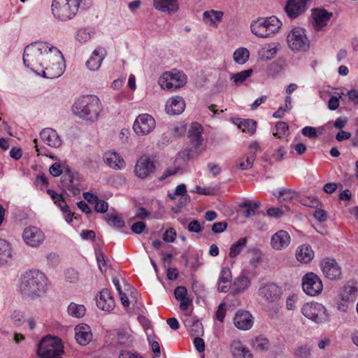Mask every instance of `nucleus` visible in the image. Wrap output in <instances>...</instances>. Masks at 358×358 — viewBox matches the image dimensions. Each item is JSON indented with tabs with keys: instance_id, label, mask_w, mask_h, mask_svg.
I'll return each instance as SVG.
<instances>
[{
	"instance_id": "1",
	"label": "nucleus",
	"mask_w": 358,
	"mask_h": 358,
	"mask_svg": "<svg viewBox=\"0 0 358 358\" xmlns=\"http://www.w3.org/2000/svg\"><path fill=\"white\" fill-rule=\"evenodd\" d=\"M48 287V278L43 273L38 270H30L22 275L19 291L24 296L36 299L45 294Z\"/></svg>"
},
{
	"instance_id": "2",
	"label": "nucleus",
	"mask_w": 358,
	"mask_h": 358,
	"mask_svg": "<svg viewBox=\"0 0 358 358\" xmlns=\"http://www.w3.org/2000/svg\"><path fill=\"white\" fill-rule=\"evenodd\" d=\"M55 47L45 42H36L27 45L24 50V65L37 74L43 69V64L48 61L47 55Z\"/></svg>"
},
{
	"instance_id": "3",
	"label": "nucleus",
	"mask_w": 358,
	"mask_h": 358,
	"mask_svg": "<svg viewBox=\"0 0 358 358\" xmlns=\"http://www.w3.org/2000/svg\"><path fill=\"white\" fill-rule=\"evenodd\" d=\"M92 0H52V13L53 15L63 21L72 19L78 10L90 8Z\"/></svg>"
},
{
	"instance_id": "4",
	"label": "nucleus",
	"mask_w": 358,
	"mask_h": 358,
	"mask_svg": "<svg viewBox=\"0 0 358 358\" xmlns=\"http://www.w3.org/2000/svg\"><path fill=\"white\" fill-rule=\"evenodd\" d=\"M73 113L86 120H96L101 110L99 99L95 95H87L79 98L73 105Z\"/></svg>"
},
{
	"instance_id": "5",
	"label": "nucleus",
	"mask_w": 358,
	"mask_h": 358,
	"mask_svg": "<svg viewBox=\"0 0 358 358\" xmlns=\"http://www.w3.org/2000/svg\"><path fill=\"white\" fill-rule=\"evenodd\" d=\"M48 61L43 64V69L38 75L48 79H54L61 76L64 71V57L62 52L55 48L47 55Z\"/></svg>"
},
{
	"instance_id": "6",
	"label": "nucleus",
	"mask_w": 358,
	"mask_h": 358,
	"mask_svg": "<svg viewBox=\"0 0 358 358\" xmlns=\"http://www.w3.org/2000/svg\"><path fill=\"white\" fill-rule=\"evenodd\" d=\"M63 345L57 336H46L38 344L37 354L40 358H61Z\"/></svg>"
},
{
	"instance_id": "7",
	"label": "nucleus",
	"mask_w": 358,
	"mask_h": 358,
	"mask_svg": "<svg viewBox=\"0 0 358 358\" xmlns=\"http://www.w3.org/2000/svg\"><path fill=\"white\" fill-rule=\"evenodd\" d=\"M186 83L185 74L177 69L164 72L159 80L161 87L167 90H176L184 86Z\"/></svg>"
},
{
	"instance_id": "8",
	"label": "nucleus",
	"mask_w": 358,
	"mask_h": 358,
	"mask_svg": "<svg viewBox=\"0 0 358 358\" xmlns=\"http://www.w3.org/2000/svg\"><path fill=\"white\" fill-rule=\"evenodd\" d=\"M287 42L289 48L294 52L306 51L310 47V41L305 30L301 27H294L290 31L287 36Z\"/></svg>"
},
{
	"instance_id": "9",
	"label": "nucleus",
	"mask_w": 358,
	"mask_h": 358,
	"mask_svg": "<svg viewBox=\"0 0 358 358\" xmlns=\"http://www.w3.org/2000/svg\"><path fill=\"white\" fill-rule=\"evenodd\" d=\"M301 313L317 324L324 323L329 320L327 309L320 303L310 302L304 304L301 308Z\"/></svg>"
},
{
	"instance_id": "10",
	"label": "nucleus",
	"mask_w": 358,
	"mask_h": 358,
	"mask_svg": "<svg viewBox=\"0 0 358 358\" xmlns=\"http://www.w3.org/2000/svg\"><path fill=\"white\" fill-rule=\"evenodd\" d=\"M156 127L154 117L148 114L139 115L133 125L134 132L138 136H145L151 133Z\"/></svg>"
},
{
	"instance_id": "11",
	"label": "nucleus",
	"mask_w": 358,
	"mask_h": 358,
	"mask_svg": "<svg viewBox=\"0 0 358 358\" xmlns=\"http://www.w3.org/2000/svg\"><path fill=\"white\" fill-rule=\"evenodd\" d=\"M357 289L355 287L346 285L341 288L336 299V308L341 312H346L349 305L356 298Z\"/></svg>"
},
{
	"instance_id": "12",
	"label": "nucleus",
	"mask_w": 358,
	"mask_h": 358,
	"mask_svg": "<svg viewBox=\"0 0 358 358\" xmlns=\"http://www.w3.org/2000/svg\"><path fill=\"white\" fill-rule=\"evenodd\" d=\"M302 288L306 294L314 296L321 293L323 284L320 277L311 272L303 277Z\"/></svg>"
},
{
	"instance_id": "13",
	"label": "nucleus",
	"mask_w": 358,
	"mask_h": 358,
	"mask_svg": "<svg viewBox=\"0 0 358 358\" xmlns=\"http://www.w3.org/2000/svg\"><path fill=\"white\" fill-rule=\"evenodd\" d=\"M320 267L324 276L331 280H339L342 277L341 268L334 259H323Z\"/></svg>"
},
{
	"instance_id": "14",
	"label": "nucleus",
	"mask_w": 358,
	"mask_h": 358,
	"mask_svg": "<svg viewBox=\"0 0 358 358\" xmlns=\"http://www.w3.org/2000/svg\"><path fill=\"white\" fill-rule=\"evenodd\" d=\"M22 238L27 245L36 248L43 243L45 235L39 228L29 226L24 229Z\"/></svg>"
},
{
	"instance_id": "15",
	"label": "nucleus",
	"mask_w": 358,
	"mask_h": 358,
	"mask_svg": "<svg viewBox=\"0 0 358 358\" xmlns=\"http://www.w3.org/2000/svg\"><path fill=\"white\" fill-rule=\"evenodd\" d=\"M333 14L323 8H315L312 10V24L317 31L323 30L330 21Z\"/></svg>"
},
{
	"instance_id": "16",
	"label": "nucleus",
	"mask_w": 358,
	"mask_h": 358,
	"mask_svg": "<svg viewBox=\"0 0 358 358\" xmlns=\"http://www.w3.org/2000/svg\"><path fill=\"white\" fill-rule=\"evenodd\" d=\"M155 169L154 162L149 157L143 156L137 161L134 172L138 178L144 179L154 172Z\"/></svg>"
},
{
	"instance_id": "17",
	"label": "nucleus",
	"mask_w": 358,
	"mask_h": 358,
	"mask_svg": "<svg viewBox=\"0 0 358 358\" xmlns=\"http://www.w3.org/2000/svg\"><path fill=\"white\" fill-rule=\"evenodd\" d=\"M66 173L62 177L61 185L62 188L69 191L73 195L76 196L80 194V185L71 173L68 166L64 167Z\"/></svg>"
},
{
	"instance_id": "18",
	"label": "nucleus",
	"mask_w": 358,
	"mask_h": 358,
	"mask_svg": "<svg viewBox=\"0 0 358 358\" xmlns=\"http://www.w3.org/2000/svg\"><path fill=\"white\" fill-rule=\"evenodd\" d=\"M291 242V237L287 231L280 230L274 234L270 239L271 247L275 250H282L287 248Z\"/></svg>"
},
{
	"instance_id": "19",
	"label": "nucleus",
	"mask_w": 358,
	"mask_h": 358,
	"mask_svg": "<svg viewBox=\"0 0 358 358\" xmlns=\"http://www.w3.org/2000/svg\"><path fill=\"white\" fill-rule=\"evenodd\" d=\"M96 301L97 307L104 311H110L115 307L114 299L108 289H103L99 292Z\"/></svg>"
},
{
	"instance_id": "20",
	"label": "nucleus",
	"mask_w": 358,
	"mask_h": 358,
	"mask_svg": "<svg viewBox=\"0 0 358 358\" xmlns=\"http://www.w3.org/2000/svg\"><path fill=\"white\" fill-rule=\"evenodd\" d=\"M308 0H288L285 11L291 18H295L305 12Z\"/></svg>"
},
{
	"instance_id": "21",
	"label": "nucleus",
	"mask_w": 358,
	"mask_h": 358,
	"mask_svg": "<svg viewBox=\"0 0 358 358\" xmlns=\"http://www.w3.org/2000/svg\"><path fill=\"white\" fill-rule=\"evenodd\" d=\"M234 325L239 329L246 331L252 328L253 317L246 310H238L234 319Z\"/></svg>"
},
{
	"instance_id": "22",
	"label": "nucleus",
	"mask_w": 358,
	"mask_h": 358,
	"mask_svg": "<svg viewBox=\"0 0 358 358\" xmlns=\"http://www.w3.org/2000/svg\"><path fill=\"white\" fill-rule=\"evenodd\" d=\"M40 137L42 141L50 147L57 148L62 145V140L53 129H43L40 133Z\"/></svg>"
},
{
	"instance_id": "23",
	"label": "nucleus",
	"mask_w": 358,
	"mask_h": 358,
	"mask_svg": "<svg viewBox=\"0 0 358 358\" xmlns=\"http://www.w3.org/2000/svg\"><path fill=\"white\" fill-rule=\"evenodd\" d=\"M75 339L80 345H86L92 339L90 327L86 324H81L75 327Z\"/></svg>"
},
{
	"instance_id": "24",
	"label": "nucleus",
	"mask_w": 358,
	"mask_h": 358,
	"mask_svg": "<svg viewBox=\"0 0 358 358\" xmlns=\"http://www.w3.org/2000/svg\"><path fill=\"white\" fill-rule=\"evenodd\" d=\"M185 108V102L182 97L176 96L170 98L166 103V112L169 115H180Z\"/></svg>"
},
{
	"instance_id": "25",
	"label": "nucleus",
	"mask_w": 358,
	"mask_h": 358,
	"mask_svg": "<svg viewBox=\"0 0 358 358\" xmlns=\"http://www.w3.org/2000/svg\"><path fill=\"white\" fill-rule=\"evenodd\" d=\"M153 6L156 10L169 15L176 13L179 9L178 0H153Z\"/></svg>"
},
{
	"instance_id": "26",
	"label": "nucleus",
	"mask_w": 358,
	"mask_h": 358,
	"mask_svg": "<svg viewBox=\"0 0 358 358\" xmlns=\"http://www.w3.org/2000/svg\"><path fill=\"white\" fill-rule=\"evenodd\" d=\"M252 33L259 38L268 36V19L267 17L259 18L250 24Z\"/></svg>"
},
{
	"instance_id": "27",
	"label": "nucleus",
	"mask_w": 358,
	"mask_h": 358,
	"mask_svg": "<svg viewBox=\"0 0 358 358\" xmlns=\"http://www.w3.org/2000/svg\"><path fill=\"white\" fill-rule=\"evenodd\" d=\"M106 55V50L103 48H96L92 52L91 57L86 62L87 67L90 71L98 70L101 64L102 61Z\"/></svg>"
},
{
	"instance_id": "28",
	"label": "nucleus",
	"mask_w": 358,
	"mask_h": 358,
	"mask_svg": "<svg viewBox=\"0 0 358 358\" xmlns=\"http://www.w3.org/2000/svg\"><path fill=\"white\" fill-rule=\"evenodd\" d=\"M203 127L198 122L191 124L188 131V136L190 139L192 146L197 150L200 148L203 143L202 138Z\"/></svg>"
},
{
	"instance_id": "29",
	"label": "nucleus",
	"mask_w": 358,
	"mask_h": 358,
	"mask_svg": "<svg viewBox=\"0 0 358 358\" xmlns=\"http://www.w3.org/2000/svg\"><path fill=\"white\" fill-rule=\"evenodd\" d=\"M105 163L113 169H122L125 163L123 158L115 152H107L103 155Z\"/></svg>"
},
{
	"instance_id": "30",
	"label": "nucleus",
	"mask_w": 358,
	"mask_h": 358,
	"mask_svg": "<svg viewBox=\"0 0 358 358\" xmlns=\"http://www.w3.org/2000/svg\"><path fill=\"white\" fill-rule=\"evenodd\" d=\"M184 324L192 337L201 336L203 335V325L199 320L187 316L184 320Z\"/></svg>"
},
{
	"instance_id": "31",
	"label": "nucleus",
	"mask_w": 358,
	"mask_h": 358,
	"mask_svg": "<svg viewBox=\"0 0 358 358\" xmlns=\"http://www.w3.org/2000/svg\"><path fill=\"white\" fill-rule=\"evenodd\" d=\"M314 257V251L309 245L303 244L296 250V259L303 264L309 263Z\"/></svg>"
},
{
	"instance_id": "32",
	"label": "nucleus",
	"mask_w": 358,
	"mask_h": 358,
	"mask_svg": "<svg viewBox=\"0 0 358 358\" xmlns=\"http://www.w3.org/2000/svg\"><path fill=\"white\" fill-rule=\"evenodd\" d=\"M223 15L224 13L220 10H206L203 13V21L208 26L217 27L222 21Z\"/></svg>"
},
{
	"instance_id": "33",
	"label": "nucleus",
	"mask_w": 358,
	"mask_h": 358,
	"mask_svg": "<svg viewBox=\"0 0 358 358\" xmlns=\"http://www.w3.org/2000/svg\"><path fill=\"white\" fill-rule=\"evenodd\" d=\"M231 351L234 358H252L250 350L238 341H234L231 343Z\"/></svg>"
},
{
	"instance_id": "34",
	"label": "nucleus",
	"mask_w": 358,
	"mask_h": 358,
	"mask_svg": "<svg viewBox=\"0 0 358 358\" xmlns=\"http://www.w3.org/2000/svg\"><path fill=\"white\" fill-rule=\"evenodd\" d=\"M177 196H180L179 199L180 207L187 205L190 201V196L187 194L186 186L185 184L178 185L173 193H169V197L171 200L176 199Z\"/></svg>"
},
{
	"instance_id": "35",
	"label": "nucleus",
	"mask_w": 358,
	"mask_h": 358,
	"mask_svg": "<svg viewBox=\"0 0 358 358\" xmlns=\"http://www.w3.org/2000/svg\"><path fill=\"white\" fill-rule=\"evenodd\" d=\"M250 280L245 274H241L236 278L231 285V292L234 294L243 292L250 285Z\"/></svg>"
},
{
	"instance_id": "36",
	"label": "nucleus",
	"mask_w": 358,
	"mask_h": 358,
	"mask_svg": "<svg viewBox=\"0 0 358 358\" xmlns=\"http://www.w3.org/2000/svg\"><path fill=\"white\" fill-rule=\"evenodd\" d=\"M234 124H236L243 132H248L250 135L253 134L256 131L257 123L255 121L250 119L238 118L234 121Z\"/></svg>"
},
{
	"instance_id": "37",
	"label": "nucleus",
	"mask_w": 358,
	"mask_h": 358,
	"mask_svg": "<svg viewBox=\"0 0 358 358\" xmlns=\"http://www.w3.org/2000/svg\"><path fill=\"white\" fill-rule=\"evenodd\" d=\"M273 195L279 201H289L296 197V193L292 189L281 187L273 191Z\"/></svg>"
},
{
	"instance_id": "38",
	"label": "nucleus",
	"mask_w": 358,
	"mask_h": 358,
	"mask_svg": "<svg viewBox=\"0 0 358 358\" xmlns=\"http://www.w3.org/2000/svg\"><path fill=\"white\" fill-rule=\"evenodd\" d=\"M247 241L248 238L246 237H243L239 238L236 242L231 245L229 252V257L230 259H234L238 255L241 254L246 245Z\"/></svg>"
},
{
	"instance_id": "39",
	"label": "nucleus",
	"mask_w": 358,
	"mask_h": 358,
	"mask_svg": "<svg viewBox=\"0 0 358 358\" xmlns=\"http://www.w3.org/2000/svg\"><path fill=\"white\" fill-rule=\"evenodd\" d=\"M250 58V52L246 48H238L233 54V59L238 64H245Z\"/></svg>"
},
{
	"instance_id": "40",
	"label": "nucleus",
	"mask_w": 358,
	"mask_h": 358,
	"mask_svg": "<svg viewBox=\"0 0 358 358\" xmlns=\"http://www.w3.org/2000/svg\"><path fill=\"white\" fill-rule=\"evenodd\" d=\"M134 338L130 329H120L117 332V342L120 345L129 347L132 345Z\"/></svg>"
},
{
	"instance_id": "41",
	"label": "nucleus",
	"mask_w": 358,
	"mask_h": 358,
	"mask_svg": "<svg viewBox=\"0 0 358 358\" xmlns=\"http://www.w3.org/2000/svg\"><path fill=\"white\" fill-rule=\"evenodd\" d=\"M11 258V248L8 242L0 239V264H6Z\"/></svg>"
},
{
	"instance_id": "42",
	"label": "nucleus",
	"mask_w": 358,
	"mask_h": 358,
	"mask_svg": "<svg viewBox=\"0 0 358 358\" xmlns=\"http://www.w3.org/2000/svg\"><path fill=\"white\" fill-rule=\"evenodd\" d=\"M252 74V69H247L231 75V80L235 85L238 86L244 83Z\"/></svg>"
},
{
	"instance_id": "43",
	"label": "nucleus",
	"mask_w": 358,
	"mask_h": 358,
	"mask_svg": "<svg viewBox=\"0 0 358 358\" xmlns=\"http://www.w3.org/2000/svg\"><path fill=\"white\" fill-rule=\"evenodd\" d=\"M239 206L245 208L243 210V216L245 217H250L255 214L257 208L259 207V203L258 202L252 203L249 201L240 203Z\"/></svg>"
},
{
	"instance_id": "44",
	"label": "nucleus",
	"mask_w": 358,
	"mask_h": 358,
	"mask_svg": "<svg viewBox=\"0 0 358 358\" xmlns=\"http://www.w3.org/2000/svg\"><path fill=\"white\" fill-rule=\"evenodd\" d=\"M105 220L107 223L117 229H121L124 227V220L118 215L115 213H108L106 215Z\"/></svg>"
},
{
	"instance_id": "45",
	"label": "nucleus",
	"mask_w": 358,
	"mask_h": 358,
	"mask_svg": "<svg viewBox=\"0 0 358 358\" xmlns=\"http://www.w3.org/2000/svg\"><path fill=\"white\" fill-rule=\"evenodd\" d=\"M68 313L74 317L80 318L85 315L86 308L83 305L71 303L68 307Z\"/></svg>"
},
{
	"instance_id": "46",
	"label": "nucleus",
	"mask_w": 358,
	"mask_h": 358,
	"mask_svg": "<svg viewBox=\"0 0 358 358\" xmlns=\"http://www.w3.org/2000/svg\"><path fill=\"white\" fill-rule=\"evenodd\" d=\"M294 355L296 358H310L311 356V348L308 344L299 345L294 349Z\"/></svg>"
},
{
	"instance_id": "47",
	"label": "nucleus",
	"mask_w": 358,
	"mask_h": 358,
	"mask_svg": "<svg viewBox=\"0 0 358 358\" xmlns=\"http://www.w3.org/2000/svg\"><path fill=\"white\" fill-rule=\"evenodd\" d=\"M259 150L260 147L257 143L254 142L250 145L249 152L245 159V163H247V166H248L250 168H252L256 157V152Z\"/></svg>"
},
{
	"instance_id": "48",
	"label": "nucleus",
	"mask_w": 358,
	"mask_h": 358,
	"mask_svg": "<svg viewBox=\"0 0 358 358\" xmlns=\"http://www.w3.org/2000/svg\"><path fill=\"white\" fill-rule=\"evenodd\" d=\"M252 344L256 350L262 352L268 349V340L264 336H259L255 338Z\"/></svg>"
},
{
	"instance_id": "49",
	"label": "nucleus",
	"mask_w": 358,
	"mask_h": 358,
	"mask_svg": "<svg viewBox=\"0 0 358 358\" xmlns=\"http://www.w3.org/2000/svg\"><path fill=\"white\" fill-rule=\"evenodd\" d=\"M253 252V257L250 260V265L254 268H257L262 262V253L259 249H253L252 250Z\"/></svg>"
},
{
	"instance_id": "50",
	"label": "nucleus",
	"mask_w": 358,
	"mask_h": 358,
	"mask_svg": "<svg viewBox=\"0 0 358 358\" xmlns=\"http://www.w3.org/2000/svg\"><path fill=\"white\" fill-rule=\"evenodd\" d=\"M268 294V281L266 278L260 280V286L258 291V295L263 298L266 301L268 300L267 294Z\"/></svg>"
},
{
	"instance_id": "51",
	"label": "nucleus",
	"mask_w": 358,
	"mask_h": 358,
	"mask_svg": "<svg viewBox=\"0 0 358 358\" xmlns=\"http://www.w3.org/2000/svg\"><path fill=\"white\" fill-rule=\"evenodd\" d=\"M276 131L273 132L275 136H278L281 138L287 135L288 131V125L284 122H280L275 125Z\"/></svg>"
},
{
	"instance_id": "52",
	"label": "nucleus",
	"mask_w": 358,
	"mask_h": 358,
	"mask_svg": "<svg viewBox=\"0 0 358 358\" xmlns=\"http://www.w3.org/2000/svg\"><path fill=\"white\" fill-rule=\"evenodd\" d=\"M231 273L228 267H224L220 271L218 281L221 282H231Z\"/></svg>"
},
{
	"instance_id": "53",
	"label": "nucleus",
	"mask_w": 358,
	"mask_h": 358,
	"mask_svg": "<svg viewBox=\"0 0 358 358\" xmlns=\"http://www.w3.org/2000/svg\"><path fill=\"white\" fill-rule=\"evenodd\" d=\"M298 296L295 294L289 295L286 300V308L288 310H294L296 308L298 301Z\"/></svg>"
},
{
	"instance_id": "54",
	"label": "nucleus",
	"mask_w": 358,
	"mask_h": 358,
	"mask_svg": "<svg viewBox=\"0 0 358 358\" xmlns=\"http://www.w3.org/2000/svg\"><path fill=\"white\" fill-rule=\"evenodd\" d=\"M289 210V208L287 206L278 207V208H270V217H280L285 212Z\"/></svg>"
},
{
	"instance_id": "55",
	"label": "nucleus",
	"mask_w": 358,
	"mask_h": 358,
	"mask_svg": "<svg viewBox=\"0 0 358 358\" xmlns=\"http://www.w3.org/2000/svg\"><path fill=\"white\" fill-rule=\"evenodd\" d=\"M282 26V22L275 16H270V31L275 33L279 30Z\"/></svg>"
},
{
	"instance_id": "56",
	"label": "nucleus",
	"mask_w": 358,
	"mask_h": 358,
	"mask_svg": "<svg viewBox=\"0 0 358 358\" xmlns=\"http://www.w3.org/2000/svg\"><path fill=\"white\" fill-rule=\"evenodd\" d=\"M176 237V230L172 227L168 229L163 235L164 241L167 243H173L175 241Z\"/></svg>"
},
{
	"instance_id": "57",
	"label": "nucleus",
	"mask_w": 358,
	"mask_h": 358,
	"mask_svg": "<svg viewBox=\"0 0 358 358\" xmlns=\"http://www.w3.org/2000/svg\"><path fill=\"white\" fill-rule=\"evenodd\" d=\"M174 295L176 299L180 301L187 297V290L185 287L178 286L175 289Z\"/></svg>"
},
{
	"instance_id": "58",
	"label": "nucleus",
	"mask_w": 358,
	"mask_h": 358,
	"mask_svg": "<svg viewBox=\"0 0 358 358\" xmlns=\"http://www.w3.org/2000/svg\"><path fill=\"white\" fill-rule=\"evenodd\" d=\"M49 171L53 177H58L62 173L63 169L59 163L55 162L50 166Z\"/></svg>"
},
{
	"instance_id": "59",
	"label": "nucleus",
	"mask_w": 358,
	"mask_h": 358,
	"mask_svg": "<svg viewBox=\"0 0 358 358\" xmlns=\"http://www.w3.org/2000/svg\"><path fill=\"white\" fill-rule=\"evenodd\" d=\"M187 230L189 232L198 234L201 231L202 228L199 222L196 220H194L189 223Z\"/></svg>"
},
{
	"instance_id": "60",
	"label": "nucleus",
	"mask_w": 358,
	"mask_h": 358,
	"mask_svg": "<svg viewBox=\"0 0 358 358\" xmlns=\"http://www.w3.org/2000/svg\"><path fill=\"white\" fill-rule=\"evenodd\" d=\"M66 280L69 282H75L78 280V273L74 269H68L65 273Z\"/></svg>"
},
{
	"instance_id": "61",
	"label": "nucleus",
	"mask_w": 358,
	"mask_h": 358,
	"mask_svg": "<svg viewBox=\"0 0 358 358\" xmlns=\"http://www.w3.org/2000/svg\"><path fill=\"white\" fill-rule=\"evenodd\" d=\"M95 210L98 213H105L108 208V204L106 201L98 199L95 203Z\"/></svg>"
},
{
	"instance_id": "62",
	"label": "nucleus",
	"mask_w": 358,
	"mask_h": 358,
	"mask_svg": "<svg viewBox=\"0 0 358 358\" xmlns=\"http://www.w3.org/2000/svg\"><path fill=\"white\" fill-rule=\"evenodd\" d=\"M12 320L17 326H20L24 321V317L22 312L14 311L11 316Z\"/></svg>"
},
{
	"instance_id": "63",
	"label": "nucleus",
	"mask_w": 358,
	"mask_h": 358,
	"mask_svg": "<svg viewBox=\"0 0 358 358\" xmlns=\"http://www.w3.org/2000/svg\"><path fill=\"white\" fill-rule=\"evenodd\" d=\"M227 227V223L226 222H218L212 225V231L215 234H219L223 232Z\"/></svg>"
},
{
	"instance_id": "64",
	"label": "nucleus",
	"mask_w": 358,
	"mask_h": 358,
	"mask_svg": "<svg viewBox=\"0 0 358 358\" xmlns=\"http://www.w3.org/2000/svg\"><path fill=\"white\" fill-rule=\"evenodd\" d=\"M119 358H143L141 355L136 352H131L127 350H122Z\"/></svg>"
}]
</instances>
